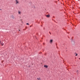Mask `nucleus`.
I'll list each match as a JSON object with an SVG mask.
<instances>
[{
  "label": "nucleus",
  "instance_id": "obj_1",
  "mask_svg": "<svg viewBox=\"0 0 80 80\" xmlns=\"http://www.w3.org/2000/svg\"><path fill=\"white\" fill-rule=\"evenodd\" d=\"M15 3L16 4H18L19 3V1L18 0H16L15 1Z\"/></svg>",
  "mask_w": 80,
  "mask_h": 80
},
{
  "label": "nucleus",
  "instance_id": "obj_2",
  "mask_svg": "<svg viewBox=\"0 0 80 80\" xmlns=\"http://www.w3.org/2000/svg\"><path fill=\"white\" fill-rule=\"evenodd\" d=\"M75 42L74 41H72V44L73 45H75Z\"/></svg>",
  "mask_w": 80,
  "mask_h": 80
},
{
  "label": "nucleus",
  "instance_id": "obj_3",
  "mask_svg": "<svg viewBox=\"0 0 80 80\" xmlns=\"http://www.w3.org/2000/svg\"><path fill=\"white\" fill-rule=\"evenodd\" d=\"M50 43H51V44H52V42H53V40H50V41L49 42Z\"/></svg>",
  "mask_w": 80,
  "mask_h": 80
},
{
  "label": "nucleus",
  "instance_id": "obj_4",
  "mask_svg": "<svg viewBox=\"0 0 80 80\" xmlns=\"http://www.w3.org/2000/svg\"><path fill=\"white\" fill-rule=\"evenodd\" d=\"M44 67L47 68H48V66L45 65H44Z\"/></svg>",
  "mask_w": 80,
  "mask_h": 80
},
{
  "label": "nucleus",
  "instance_id": "obj_5",
  "mask_svg": "<svg viewBox=\"0 0 80 80\" xmlns=\"http://www.w3.org/2000/svg\"><path fill=\"white\" fill-rule=\"evenodd\" d=\"M18 13L19 14L21 15V12L20 11H18Z\"/></svg>",
  "mask_w": 80,
  "mask_h": 80
},
{
  "label": "nucleus",
  "instance_id": "obj_6",
  "mask_svg": "<svg viewBox=\"0 0 80 80\" xmlns=\"http://www.w3.org/2000/svg\"><path fill=\"white\" fill-rule=\"evenodd\" d=\"M46 16L47 17L49 18L50 17V15H47Z\"/></svg>",
  "mask_w": 80,
  "mask_h": 80
},
{
  "label": "nucleus",
  "instance_id": "obj_7",
  "mask_svg": "<svg viewBox=\"0 0 80 80\" xmlns=\"http://www.w3.org/2000/svg\"><path fill=\"white\" fill-rule=\"evenodd\" d=\"M12 18L13 19H14L15 18L13 16H12Z\"/></svg>",
  "mask_w": 80,
  "mask_h": 80
},
{
  "label": "nucleus",
  "instance_id": "obj_8",
  "mask_svg": "<svg viewBox=\"0 0 80 80\" xmlns=\"http://www.w3.org/2000/svg\"><path fill=\"white\" fill-rule=\"evenodd\" d=\"M1 45H2V46H3V45H4V43H3V42L1 43Z\"/></svg>",
  "mask_w": 80,
  "mask_h": 80
},
{
  "label": "nucleus",
  "instance_id": "obj_9",
  "mask_svg": "<svg viewBox=\"0 0 80 80\" xmlns=\"http://www.w3.org/2000/svg\"><path fill=\"white\" fill-rule=\"evenodd\" d=\"M37 79L38 80H41L40 78H38Z\"/></svg>",
  "mask_w": 80,
  "mask_h": 80
},
{
  "label": "nucleus",
  "instance_id": "obj_10",
  "mask_svg": "<svg viewBox=\"0 0 80 80\" xmlns=\"http://www.w3.org/2000/svg\"><path fill=\"white\" fill-rule=\"evenodd\" d=\"M77 73H78V70H77Z\"/></svg>",
  "mask_w": 80,
  "mask_h": 80
},
{
  "label": "nucleus",
  "instance_id": "obj_11",
  "mask_svg": "<svg viewBox=\"0 0 80 80\" xmlns=\"http://www.w3.org/2000/svg\"><path fill=\"white\" fill-rule=\"evenodd\" d=\"M27 25H29V23H27L26 24Z\"/></svg>",
  "mask_w": 80,
  "mask_h": 80
},
{
  "label": "nucleus",
  "instance_id": "obj_12",
  "mask_svg": "<svg viewBox=\"0 0 80 80\" xmlns=\"http://www.w3.org/2000/svg\"><path fill=\"white\" fill-rule=\"evenodd\" d=\"M78 54H76V55H75V56H77Z\"/></svg>",
  "mask_w": 80,
  "mask_h": 80
},
{
  "label": "nucleus",
  "instance_id": "obj_13",
  "mask_svg": "<svg viewBox=\"0 0 80 80\" xmlns=\"http://www.w3.org/2000/svg\"><path fill=\"white\" fill-rule=\"evenodd\" d=\"M30 27H32V26H30Z\"/></svg>",
  "mask_w": 80,
  "mask_h": 80
},
{
  "label": "nucleus",
  "instance_id": "obj_14",
  "mask_svg": "<svg viewBox=\"0 0 80 80\" xmlns=\"http://www.w3.org/2000/svg\"><path fill=\"white\" fill-rule=\"evenodd\" d=\"M0 10H2V9H0Z\"/></svg>",
  "mask_w": 80,
  "mask_h": 80
},
{
  "label": "nucleus",
  "instance_id": "obj_15",
  "mask_svg": "<svg viewBox=\"0 0 80 80\" xmlns=\"http://www.w3.org/2000/svg\"><path fill=\"white\" fill-rule=\"evenodd\" d=\"M49 33H50V34H51V33H50V32H49Z\"/></svg>",
  "mask_w": 80,
  "mask_h": 80
},
{
  "label": "nucleus",
  "instance_id": "obj_16",
  "mask_svg": "<svg viewBox=\"0 0 80 80\" xmlns=\"http://www.w3.org/2000/svg\"><path fill=\"white\" fill-rule=\"evenodd\" d=\"M0 43H1V41H0Z\"/></svg>",
  "mask_w": 80,
  "mask_h": 80
},
{
  "label": "nucleus",
  "instance_id": "obj_17",
  "mask_svg": "<svg viewBox=\"0 0 80 80\" xmlns=\"http://www.w3.org/2000/svg\"><path fill=\"white\" fill-rule=\"evenodd\" d=\"M20 31V30H19V31Z\"/></svg>",
  "mask_w": 80,
  "mask_h": 80
},
{
  "label": "nucleus",
  "instance_id": "obj_18",
  "mask_svg": "<svg viewBox=\"0 0 80 80\" xmlns=\"http://www.w3.org/2000/svg\"><path fill=\"white\" fill-rule=\"evenodd\" d=\"M79 59H80V58H79Z\"/></svg>",
  "mask_w": 80,
  "mask_h": 80
}]
</instances>
